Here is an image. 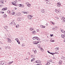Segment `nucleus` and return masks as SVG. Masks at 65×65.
<instances>
[{
    "mask_svg": "<svg viewBox=\"0 0 65 65\" xmlns=\"http://www.w3.org/2000/svg\"><path fill=\"white\" fill-rule=\"evenodd\" d=\"M26 5H27V6L28 7H30L31 6V4L30 3L28 2H26Z\"/></svg>",
    "mask_w": 65,
    "mask_h": 65,
    "instance_id": "nucleus-1",
    "label": "nucleus"
},
{
    "mask_svg": "<svg viewBox=\"0 0 65 65\" xmlns=\"http://www.w3.org/2000/svg\"><path fill=\"white\" fill-rule=\"evenodd\" d=\"M1 64L2 65H6V62L4 61H1Z\"/></svg>",
    "mask_w": 65,
    "mask_h": 65,
    "instance_id": "nucleus-2",
    "label": "nucleus"
},
{
    "mask_svg": "<svg viewBox=\"0 0 65 65\" xmlns=\"http://www.w3.org/2000/svg\"><path fill=\"white\" fill-rule=\"evenodd\" d=\"M60 10H59V9H56L55 10V12H56L57 13H60Z\"/></svg>",
    "mask_w": 65,
    "mask_h": 65,
    "instance_id": "nucleus-3",
    "label": "nucleus"
},
{
    "mask_svg": "<svg viewBox=\"0 0 65 65\" xmlns=\"http://www.w3.org/2000/svg\"><path fill=\"white\" fill-rule=\"evenodd\" d=\"M4 28L5 30H6V31H7V32L8 31V30H7V29H8V26L6 25L4 27Z\"/></svg>",
    "mask_w": 65,
    "mask_h": 65,
    "instance_id": "nucleus-4",
    "label": "nucleus"
},
{
    "mask_svg": "<svg viewBox=\"0 0 65 65\" xmlns=\"http://www.w3.org/2000/svg\"><path fill=\"white\" fill-rule=\"evenodd\" d=\"M27 17L28 19H29V20H31V19H32V16H31L30 15H28L27 16Z\"/></svg>",
    "mask_w": 65,
    "mask_h": 65,
    "instance_id": "nucleus-5",
    "label": "nucleus"
},
{
    "mask_svg": "<svg viewBox=\"0 0 65 65\" xmlns=\"http://www.w3.org/2000/svg\"><path fill=\"white\" fill-rule=\"evenodd\" d=\"M34 44H37L38 43V41H33L32 42Z\"/></svg>",
    "mask_w": 65,
    "mask_h": 65,
    "instance_id": "nucleus-6",
    "label": "nucleus"
},
{
    "mask_svg": "<svg viewBox=\"0 0 65 65\" xmlns=\"http://www.w3.org/2000/svg\"><path fill=\"white\" fill-rule=\"evenodd\" d=\"M35 63H38V64H40L41 63V61L39 60H38L36 61L35 62Z\"/></svg>",
    "mask_w": 65,
    "mask_h": 65,
    "instance_id": "nucleus-7",
    "label": "nucleus"
},
{
    "mask_svg": "<svg viewBox=\"0 0 65 65\" xmlns=\"http://www.w3.org/2000/svg\"><path fill=\"white\" fill-rule=\"evenodd\" d=\"M7 42L8 43H11V40L9 38L7 39Z\"/></svg>",
    "mask_w": 65,
    "mask_h": 65,
    "instance_id": "nucleus-8",
    "label": "nucleus"
},
{
    "mask_svg": "<svg viewBox=\"0 0 65 65\" xmlns=\"http://www.w3.org/2000/svg\"><path fill=\"white\" fill-rule=\"evenodd\" d=\"M33 50V51L36 54L37 53V51H36V49L35 48H34Z\"/></svg>",
    "mask_w": 65,
    "mask_h": 65,
    "instance_id": "nucleus-9",
    "label": "nucleus"
},
{
    "mask_svg": "<svg viewBox=\"0 0 65 65\" xmlns=\"http://www.w3.org/2000/svg\"><path fill=\"white\" fill-rule=\"evenodd\" d=\"M59 47L56 48H55V50L56 51H57L56 52H58L59 51Z\"/></svg>",
    "mask_w": 65,
    "mask_h": 65,
    "instance_id": "nucleus-10",
    "label": "nucleus"
},
{
    "mask_svg": "<svg viewBox=\"0 0 65 65\" xmlns=\"http://www.w3.org/2000/svg\"><path fill=\"white\" fill-rule=\"evenodd\" d=\"M12 4L14 5H15V6H17V5L16 4V2H14L12 3Z\"/></svg>",
    "mask_w": 65,
    "mask_h": 65,
    "instance_id": "nucleus-11",
    "label": "nucleus"
},
{
    "mask_svg": "<svg viewBox=\"0 0 65 65\" xmlns=\"http://www.w3.org/2000/svg\"><path fill=\"white\" fill-rule=\"evenodd\" d=\"M34 30V29L32 27H31L29 29V30L31 31H33Z\"/></svg>",
    "mask_w": 65,
    "mask_h": 65,
    "instance_id": "nucleus-12",
    "label": "nucleus"
},
{
    "mask_svg": "<svg viewBox=\"0 0 65 65\" xmlns=\"http://www.w3.org/2000/svg\"><path fill=\"white\" fill-rule=\"evenodd\" d=\"M62 20H63V21L65 22V18L64 17H62Z\"/></svg>",
    "mask_w": 65,
    "mask_h": 65,
    "instance_id": "nucleus-13",
    "label": "nucleus"
},
{
    "mask_svg": "<svg viewBox=\"0 0 65 65\" xmlns=\"http://www.w3.org/2000/svg\"><path fill=\"white\" fill-rule=\"evenodd\" d=\"M7 9V7H5L3 8L2 9L3 10H6Z\"/></svg>",
    "mask_w": 65,
    "mask_h": 65,
    "instance_id": "nucleus-14",
    "label": "nucleus"
},
{
    "mask_svg": "<svg viewBox=\"0 0 65 65\" xmlns=\"http://www.w3.org/2000/svg\"><path fill=\"white\" fill-rule=\"evenodd\" d=\"M58 63L59 64H61L62 63V61H61V60H60L59 62H58Z\"/></svg>",
    "mask_w": 65,
    "mask_h": 65,
    "instance_id": "nucleus-15",
    "label": "nucleus"
},
{
    "mask_svg": "<svg viewBox=\"0 0 65 65\" xmlns=\"http://www.w3.org/2000/svg\"><path fill=\"white\" fill-rule=\"evenodd\" d=\"M48 53H49V54H51V55H53L54 54V53H50L49 52V51H47Z\"/></svg>",
    "mask_w": 65,
    "mask_h": 65,
    "instance_id": "nucleus-16",
    "label": "nucleus"
},
{
    "mask_svg": "<svg viewBox=\"0 0 65 65\" xmlns=\"http://www.w3.org/2000/svg\"><path fill=\"white\" fill-rule=\"evenodd\" d=\"M44 9H43L42 11H41V12H42V13H45V11Z\"/></svg>",
    "mask_w": 65,
    "mask_h": 65,
    "instance_id": "nucleus-17",
    "label": "nucleus"
},
{
    "mask_svg": "<svg viewBox=\"0 0 65 65\" xmlns=\"http://www.w3.org/2000/svg\"><path fill=\"white\" fill-rule=\"evenodd\" d=\"M36 39H37V40H40V38L37 37H36Z\"/></svg>",
    "mask_w": 65,
    "mask_h": 65,
    "instance_id": "nucleus-18",
    "label": "nucleus"
},
{
    "mask_svg": "<svg viewBox=\"0 0 65 65\" xmlns=\"http://www.w3.org/2000/svg\"><path fill=\"white\" fill-rule=\"evenodd\" d=\"M32 34H35L36 32V31L35 30H34L33 31L31 32Z\"/></svg>",
    "mask_w": 65,
    "mask_h": 65,
    "instance_id": "nucleus-19",
    "label": "nucleus"
},
{
    "mask_svg": "<svg viewBox=\"0 0 65 65\" xmlns=\"http://www.w3.org/2000/svg\"><path fill=\"white\" fill-rule=\"evenodd\" d=\"M57 6H58L59 7H60V6H61L60 4H59V3H57Z\"/></svg>",
    "mask_w": 65,
    "mask_h": 65,
    "instance_id": "nucleus-20",
    "label": "nucleus"
},
{
    "mask_svg": "<svg viewBox=\"0 0 65 65\" xmlns=\"http://www.w3.org/2000/svg\"><path fill=\"white\" fill-rule=\"evenodd\" d=\"M3 17L4 18H7V15L6 14H5L4 15Z\"/></svg>",
    "mask_w": 65,
    "mask_h": 65,
    "instance_id": "nucleus-21",
    "label": "nucleus"
},
{
    "mask_svg": "<svg viewBox=\"0 0 65 65\" xmlns=\"http://www.w3.org/2000/svg\"><path fill=\"white\" fill-rule=\"evenodd\" d=\"M19 27H20V25L19 24H17L16 26V28H19Z\"/></svg>",
    "mask_w": 65,
    "mask_h": 65,
    "instance_id": "nucleus-22",
    "label": "nucleus"
},
{
    "mask_svg": "<svg viewBox=\"0 0 65 65\" xmlns=\"http://www.w3.org/2000/svg\"><path fill=\"white\" fill-rule=\"evenodd\" d=\"M13 62V61H12L11 62H9L8 63V64L9 65H10V64H12Z\"/></svg>",
    "mask_w": 65,
    "mask_h": 65,
    "instance_id": "nucleus-23",
    "label": "nucleus"
},
{
    "mask_svg": "<svg viewBox=\"0 0 65 65\" xmlns=\"http://www.w3.org/2000/svg\"><path fill=\"white\" fill-rule=\"evenodd\" d=\"M61 37L62 38H64V37H65V35H62Z\"/></svg>",
    "mask_w": 65,
    "mask_h": 65,
    "instance_id": "nucleus-24",
    "label": "nucleus"
},
{
    "mask_svg": "<svg viewBox=\"0 0 65 65\" xmlns=\"http://www.w3.org/2000/svg\"><path fill=\"white\" fill-rule=\"evenodd\" d=\"M22 13H24V14H27V13L25 11H23Z\"/></svg>",
    "mask_w": 65,
    "mask_h": 65,
    "instance_id": "nucleus-25",
    "label": "nucleus"
},
{
    "mask_svg": "<svg viewBox=\"0 0 65 65\" xmlns=\"http://www.w3.org/2000/svg\"><path fill=\"white\" fill-rule=\"evenodd\" d=\"M13 23V25H14L15 26H16V24H15V23L14 22H12Z\"/></svg>",
    "mask_w": 65,
    "mask_h": 65,
    "instance_id": "nucleus-26",
    "label": "nucleus"
},
{
    "mask_svg": "<svg viewBox=\"0 0 65 65\" xmlns=\"http://www.w3.org/2000/svg\"><path fill=\"white\" fill-rule=\"evenodd\" d=\"M40 44H37V46H38V47H40Z\"/></svg>",
    "mask_w": 65,
    "mask_h": 65,
    "instance_id": "nucleus-27",
    "label": "nucleus"
},
{
    "mask_svg": "<svg viewBox=\"0 0 65 65\" xmlns=\"http://www.w3.org/2000/svg\"><path fill=\"white\" fill-rule=\"evenodd\" d=\"M35 60V58L32 59L31 60V62H33V61H34Z\"/></svg>",
    "mask_w": 65,
    "mask_h": 65,
    "instance_id": "nucleus-28",
    "label": "nucleus"
},
{
    "mask_svg": "<svg viewBox=\"0 0 65 65\" xmlns=\"http://www.w3.org/2000/svg\"><path fill=\"white\" fill-rule=\"evenodd\" d=\"M21 45L23 47H24V46H25L24 43H23Z\"/></svg>",
    "mask_w": 65,
    "mask_h": 65,
    "instance_id": "nucleus-29",
    "label": "nucleus"
},
{
    "mask_svg": "<svg viewBox=\"0 0 65 65\" xmlns=\"http://www.w3.org/2000/svg\"><path fill=\"white\" fill-rule=\"evenodd\" d=\"M55 19H56V20H59V17H55Z\"/></svg>",
    "mask_w": 65,
    "mask_h": 65,
    "instance_id": "nucleus-30",
    "label": "nucleus"
},
{
    "mask_svg": "<svg viewBox=\"0 0 65 65\" xmlns=\"http://www.w3.org/2000/svg\"><path fill=\"white\" fill-rule=\"evenodd\" d=\"M13 24V23H12V22H11L10 24V26H12Z\"/></svg>",
    "mask_w": 65,
    "mask_h": 65,
    "instance_id": "nucleus-31",
    "label": "nucleus"
},
{
    "mask_svg": "<svg viewBox=\"0 0 65 65\" xmlns=\"http://www.w3.org/2000/svg\"><path fill=\"white\" fill-rule=\"evenodd\" d=\"M61 31L62 32V33H63L64 32V30L63 29L61 30Z\"/></svg>",
    "mask_w": 65,
    "mask_h": 65,
    "instance_id": "nucleus-32",
    "label": "nucleus"
},
{
    "mask_svg": "<svg viewBox=\"0 0 65 65\" xmlns=\"http://www.w3.org/2000/svg\"><path fill=\"white\" fill-rule=\"evenodd\" d=\"M17 42L19 44H20V41H19V40H18V41H17Z\"/></svg>",
    "mask_w": 65,
    "mask_h": 65,
    "instance_id": "nucleus-33",
    "label": "nucleus"
},
{
    "mask_svg": "<svg viewBox=\"0 0 65 65\" xmlns=\"http://www.w3.org/2000/svg\"><path fill=\"white\" fill-rule=\"evenodd\" d=\"M8 13L9 14H10V11H8Z\"/></svg>",
    "mask_w": 65,
    "mask_h": 65,
    "instance_id": "nucleus-34",
    "label": "nucleus"
},
{
    "mask_svg": "<svg viewBox=\"0 0 65 65\" xmlns=\"http://www.w3.org/2000/svg\"><path fill=\"white\" fill-rule=\"evenodd\" d=\"M11 14H12V15H14V14H15V12H13L11 13Z\"/></svg>",
    "mask_w": 65,
    "mask_h": 65,
    "instance_id": "nucleus-35",
    "label": "nucleus"
},
{
    "mask_svg": "<svg viewBox=\"0 0 65 65\" xmlns=\"http://www.w3.org/2000/svg\"><path fill=\"white\" fill-rule=\"evenodd\" d=\"M4 1H3L1 0V3H4Z\"/></svg>",
    "mask_w": 65,
    "mask_h": 65,
    "instance_id": "nucleus-36",
    "label": "nucleus"
},
{
    "mask_svg": "<svg viewBox=\"0 0 65 65\" xmlns=\"http://www.w3.org/2000/svg\"><path fill=\"white\" fill-rule=\"evenodd\" d=\"M17 20L18 21H21V20H20V18H18Z\"/></svg>",
    "mask_w": 65,
    "mask_h": 65,
    "instance_id": "nucleus-37",
    "label": "nucleus"
},
{
    "mask_svg": "<svg viewBox=\"0 0 65 65\" xmlns=\"http://www.w3.org/2000/svg\"><path fill=\"white\" fill-rule=\"evenodd\" d=\"M21 7H24V5H23L22 4H21Z\"/></svg>",
    "mask_w": 65,
    "mask_h": 65,
    "instance_id": "nucleus-38",
    "label": "nucleus"
},
{
    "mask_svg": "<svg viewBox=\"0 0 65 65\" xmlns=\"http://www.w3.org/2000/svg\"><path fill=\"white\" fill-rule=\"evenodd\" d=\"M15 40H16L17 41H19V39H18V38H16L15 39Z\"/></svg>",
    "mask_w": 65,
    "mask_h": 65,
    "instance_id": "nucleus-39",
    "label": "nucleus"
},
{
    "mask_svg": "<svg viewBox=\"0 0 65 65\" xmlns=\"http://www.w3.org/2000/svg\"><path fill=\"white\" fill-rule=\"evenodd\" d=\"M36 37H33L32 38L33 39H36Z\"/></svg>",
    "mask_w": 65,
    "mask_h": 65,
    "instance_id": "nucleus-40",
    "label": "nucleus"
},
{
    "mask_svg": "<svg viewBox=\"0 0 65 65\" xmlns=\"http://www.w3.org/2000/svg\"><path fill=\"white\" fill-rule=\"evenodd\" d=\"M50 41L51 42H54V41L51 39L50 40Z\"/></svg>",
    "mask_w": 65,
    "mask_h": 65,
    "instance_id": "nucleus-41",
    "label": "nucleus"
},
{
    "mask_svg": "<svg viewBox=\"0 0 65 65\" xmlns=\"http://www.w3.org/2000/svg\"><path fill=\"white\" fill-rule=\"evenodd\" d=\"M40 27L41 28H43V25H40Z\"/></svg>",
    "mask_w": 65,
    "mask_h": 65,
    "instance_id": "nucleus-42",
    "label": "nucleus"
},
{
    "mask_svg": "<svg viewBox=\"0 0 65 65\" xmlns=\"http://www.w3.org/2000/svg\"><path fill=\"white\" fill-rule=\"evenodd\" d=\"M62 58H63V59H64V60H65V57H64V56H62Z\"/></svg>",
    "mask_w": 65,
    "mask_h": 65,
    "instance_id": "nucleus-43",
    "label": "nucleus"
},
{
    "mask_svg": "<svg viewBox=\"0 0 65 65\" xmlns=\"http://www.w3.org/2000/svg\"><path fill=\"white\" fill-rule=\"evenodd\" d=\"M21 15V13H19L18 14V16H20Z\"/></svg>",
    "mask_w": 65,
    "mask_h": 65,
    "instance_id": "nucleus-44",
    "label": "nucleus"
},
{
    "mask_svg": "<svg viewBox=\"0 0 65 65\" xmlns=\"http://www.w3.org/2000/svg\"><path fill=\"white\" fill-rule=\"evenodd\" d=\"M23 39V37H20V39L21 40H22V39Z\"/></svg>",
    "mask_w": 65,
    "mask_h": 65,
    "instance_id": "nucleus-45",
    "label": "nucleus"
},
{
    "mask_svg": "<svg viewBox=\"0 0 65 65\" xmlns=\"http://www.w3.org/2000/svg\"><path fill=\"white\" fill-rule=\"evenodd\" d=\"M50 22H51L52 24L53 25H54V23L53 22L51 21Z\"/></svg>",
    "mask_w": 65,
    "mask_h": 65,
    "instance_id": "nucleus-46",
    "label": "nucleus"
},
{
    "mask_svg": "<svg viewBox=\"0 0 65 65\" xmlns=\"http://www.w3.org/2000/svg\"><path fill=\"white\" fill-rule=\"evenodd\" d=\"M45 28V26H43V28Z\"/></svg>",
    "mask_w": 65,
    "mask_h": 65,
    "instance_id": "nucleus-47",
    "label": "nucleus"
},
{
    "mask_svg": "<svg viewBox=\"0 0 65 65\" xmlns=\"http://www.w3.org/2000/svg\"><path fill=\"white\" fill-rule=\"evenodd\" d=\"M19 7H21V4H19Z\"/></svg>",
    "mask_w": 65,
    "mask_h": 65,
    "instance_id": "nucleus-48",
    "label": "nucleus"
},
{
    "mask_svg": "<svg viewBox=\"0 0 65 65\" xmlns=\"http://www.w3.org/2000/svg\"><path fill=\"white\" fill-rule=\"evenodd\" d=\"M37 32H39V29H37Z\"/></svg>",
    "mask_w": 65,
    "mask_h": 65,
    "instance_id": "nucleus-49",
    "label": "nucleus"
},
{
    "mask_svg": "<svg viewBox=\"0 0 65 65\" xmlns=\"http://www.w3.org/2000/svg\"><path fill=\"white\" fill-rule=\"evenodd\" d=\"M50 36L51 37H52V36H53V35H52V34L50 35Z\"/></svg>",
    "mask_w": 65,
    "mask_h": 65,
    "instance_id": "nucleus-50",
    "label": "nucleus"
},
{
    "mask_svg": "<svg viewBox=\"0 0 65 65\" xmlns=\"http://www.w3.org/2000/svg\"><path fill=\"white\" fill-rule=\"evenodd\" d=\"M15 2H17V0H15Z\"/></svg>",
    "mask_w": 65,
    "mask_h": 65,
    "instance_id": "nucleus-51",
    "label": "nucleus"
},
{
    "mask_svg": "<svg viewBox=\"0 0 65 65\" xmlns=\"http://www.w3.org/2000/svg\"><path fill=\"white\" fill-rule=\"evenodd\" d=\"M46 26H48V24H47V23H46Z\"/></svg>",
    "mask_w": 65,
    "mask_h": 65,
    "instance_id": "nucleus-52",
    "label": "nucleus"
},
{
    "mask_svg": "<svg viewBox=\"0 0 65 65\" xmlns=\"http://www.w3.org/2000/svg\"><path fill=\"white\" fill-rule=\"evenodd\" d=\"M2 13L3 14L4 13V12H2Z\"/></svg>",
    "mask_w": 65,
    "mask_h": 65,
    "instance_id": "nucleus-53",
    "label": "nucleus"
},
{
    "mask_svg": "<svg viewBox=\"0 0 65 65\" xmlns=\"http://www.w3.org/2000/svg\"><path fill=\"white\" fill-rule=\"evenodd\" d=\"M46 1H48V2H49V0H46Z\"/></svg>",
    "mask_w": 65,
    "mask_h": 65,
    "instance_id": "nucleus-54",
    "label": "nucleus"
},
{
    "mask_svg": "<svg viewBox=\"0 0 65 65\" xmlns=\"http://www.w3.org/2000/svg\"><path fill=\"white\" fill-rule=\"evenodd\" d=\"M14 9L16 10L17 9V8H14Z\"/></svg>",
    "mask_w": 65,
    "mask_h": 65,
    "instance_id": "nucleus-55",
    "label": "nucleus"
},
{
    "mask_svg": "<svg viewBox=\"0 0 65 65\" xmlns=\"http://www.w3.org/2000/svg\"><path fill=\"white\" fill-rule=\"evenodd\" d=\"M32 56H33L32 55H31V58H33Z\"/></svg>",
    "mask_w": 65,
    "mask_h": 65,
    "instance_id": "nucleus-56",
    "label": "nucleus"
},
{
    "mask_svg": "<svg viewBox=\"0 0 65 65\" xmlns=\"http://www.w3.org/2000/svg\"><path fill=\"white\" fill-rule=\"evenodd\" d=\"M18 1H21V0H18Z\"/></svg>",
    "mask_w": 65,
    "mask_h": 65,
    "instance_id": "nucleus-57",
    "label": "nucleus"
},
{
    "mask_svg": "<svg viewBox=\"0 0 65 65\" xmlns=\"http://www.w3.org/2000/svg\"><path fill=\"white\" fill-rule=\"evenodd\" d=\"M0 7H1V5H0Z\"/></svg>",
    "mask_w": 65,
    "mask_h": 65,
    "instance_id": "nucleus-58",
    "label": "nucleus"
},
{
    "mask_svg": "<svg viewBox=\"0 0 65 65\" xmlns=\"http://www.w3.org/2000/svg\"><path fill=\"white\" fill-rule=\"evenodd\" d=\"M0 65H2L0 63Z\"/></svg>",
    "mask_w": 65,
    "mask_h": 65,
    "instance_id": "nucleus-59",
    "label": "nucleus"
},
{
    "mask_svg": "<svg viewBox=\"0 0 65 65\" xmlns=\"http://www.w3.org/2000/svg\"><path fill=\"white\" fill-rule=\"evenodd\" d=\"M61 59H63V58H62V57L61 58Z\"/></svg>",
    "mask_w": 65,
    "mask_h": 65,
    "instance_id": "nucleus-60",
    "label": "nucleus"
},
{
    "mask_svg": "<svg viewBox=\"0 0 65 65\" xmlns=\"http://www.w3.org/2000/svg\"><path fill=\"white\" fill-rule=\"evenodd\" d=\"M46 3H47V2Z\"/></svg>",
    "mask_w": 65,
    "mask_h": 65,
    "instance_id": "nucleus-61",
    "label": "nucleus"
},
{
    "mask_svg": "<svg viewBox=\"0 0 65 65\" xmlns=\"http://www.w3.org/2000/svg\"><path fill=\"white\" fill-rule=\"evenodd\" d=\"M1 48H0V49Z\"/></svg>",
    "mask_w": 65,
    "mask_h": 65,
    "instance_id": "nucleus-62",
    "label": "nucleus"
}]
</instances>
